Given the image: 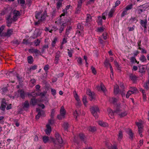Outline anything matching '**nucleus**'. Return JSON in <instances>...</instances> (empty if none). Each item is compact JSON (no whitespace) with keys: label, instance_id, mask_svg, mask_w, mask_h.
Segmentation results:
<instances>
[{"label":"nucleus","instance_id":"nucleus-1","mask_svg":"<svg viewBox=\"0 0 149 149\" xmlns=\"http://www.w3.org/2000/svg\"><path fill=\"white\" fill-rule=\"evenodd\" d=\"M91 113L95 117L97 118L98 117V113L99 112V109L97 106H94L90 108Z\"/></svg>","mask_w":149,"mask_h":149},{"label":"nucleus","instance_id":"nucleus-2","mask_svg":"<svg viewBox=\"0 0 149 149\" xmlns=\"http://www.w3.org/2000/svg\"><path fill=\"white\" fill-rule=\"evenodd\" d=\"M121 111L120 108H117L116 110L114 111V113H116L120 118L124 117L127 115V111L122 112Z\"/></svg>","mask_w":149,"mask_h":149},{"label":"nucleus","instance_id":"nucleus-3","mask_svg":"<svg viewBox=\"0 0 149 149\" xmlns=\"http://www.w3.org/2000/svg\"><path fill=\"white\" fill-rule=\"evenodd\" d=\"M86 0H79L78 2V3L77 5V7L76 9L75 13H80L81 11V8L82 3L85 1Z\"/></svg>","mask_w":149,"mask_h":149},{"label":"nucleus","instance_id":"nucleus-4","mask_svg":"<svg viewBox=\"0 0 149 149\" xmlns=\"http://www.w3.org/2000/svg\"><path fill=\"white\" fill-rule=\"evenodd\" d=\"M130 79L132 81L133 83H136L138 77L133 73H130L129 75Z\"/></svg>","mask_w":149,"mask_h":149},{"label":"nucleus","instance_id":"nucleus-5","mask_svg":"<svg viewBox=\"0 0 149 149\" xmlns=\"http://www.w3.org/2000/svg\"><path fill=\"white\" fill-rule=\"evenodd\" d=\"M22 106V108L24 110L27 111L30 107L29 101L28 100L25 101L23 103Z\"/></svg>","mask_w":149,"mask_h":149},{"label":"nucleus","instance_id":"nucleus-6","mask_svg":"<svg viewBox=\"0 0 149 149\" xmlns=\"http://www.w3.org/2000/svg\"><path fill=\"white\" fill-rule=\"evenodd\" d=\"M29 52L30 53H35L36 56L38 55H41L40 51L37 49L32 48L29 49Z\"/></svg>","mask_w":149,"mask_h":149},{"label":"nucleus","instance_id":"nucleus-7","mask_svg":"<svg viewBox=\"0 0 149 149\" xmlns=\"http://www.w3.org/2000/svg\"><path fill=\"white\" fill-rule=\"evenodd\" d=\"M139 72L141 73L142 75L145 73L146 71L147 68V66L146 65H142L139 66Z\"/></svg>","mask_w":149,"mask_h":149},{"label":"nucleus","instance_id":"nucleus-8","mask_svg":"<svg viewBox=\"0 0 149 149\" xmlns=\"http://www.w3.org/2000/svg\"><path fill=\"white\" fill-rule=\"evenodd\" d=\"M7 105V103L5 101V98H3L0 108L1 110L4 111L6 107V106Z\"/></svg>","mask_w":149,"mask_h":149},{"label":"nucleus","instance_id":"nucleus-9","mask_svg":"<svg viewBox=\"0 0 149 149\" xmlns=\"http://www.w3.org/2000/svg\"><path fill=\"white\" fill-rule=\"evenodd\" d=\"M13 30L12 29H8L7 30L6 32L5 33L4 36L7 37H9L13 34Z\"/></svg>","mask_w":149,"mask_h":149},{"label":"nucleus","instance_id":"nucleus-10","mask_svg":"<svg viewBox=\"0 0 149 149\" xmlns=\"http://www.w3.org/2000/svg\"><path fill=\"white\" fill-rule=\"evenodd\" d=\"M13 20L14 21H15L17 20V17L20 16V12L19 11L14 10L13 11Z\"/></svg>","mask_w":149,"mask_h":149},{"label":"nucleus","instance_id":"nucleus-11","mask_svg":"<svg viewBox=\"0 0 149 149\" xmlns=\"http://www.w3.org/2000/svg\"><path fill=\"white\" fill-rule=\"evenodd\" d=\"M47 16V11L45 10L41 14L40 20H41V22L44 21L45 20L46 17Z\"/></svg>","mask_w":149,"mask_h":149},{"label":"nucleus","instance_id":"nucleus-12","mask_svg":"<svg viewBox=\"0 0 149 149\" xmlns=\"http://www.w3.org/2000/svg\"><path fill=\"white\" fill-rule=\"evenodd\" d=\"M61 52L60 51H58L56 52L55 58V63L56 64H58V61L59 60V57L60 56Z\"/></svg>","mask_w":149,"mask_h":149},{"label":"nucleus","instance_id":"nucleus-13","mask_svg":"<svg viewBox=\"0 0 149 149\" xmlns=\"http://www.w3.org/2000/svg\"><path fill=\"white\" fill-rule=\"evenodd\" d=\"M79 136L81 140L86 144V137L84 134L82 133H80L79 134Z\"/></svg>","mask_w":149,"mask_h":149},{"label":"nucleus","instance_id":"nucleus-14","mask_svg":"<svg viewBox=\"0 0 149 149\" xmlns=\"http://www.w3.org/2000/svg\"><path fill=\"white\" fill-rule=\"evenodd\" d=\"M55 137L59 143L61 144L63 142L62 139L58 133H56L55 134Z\"/></svg>","mask_w":149,"mask_h":149},{"label":"nucleus","instance_id":"nucleus-15","mask_svg":"<svg viewBox=\"0 0 149 149\" xmlns=\"http://www.w3.org/2000/svg\"><path fill=\"white\" fill-rule=\"evenodd\" d=\"M18 92L19 93L20 97L23 99L25 97V94L24 91L23 89H19L18 90Z\"/></svg>","mask_w":149,"mask_h":149},{"label":"nucleus","instance_id":"nucleus-16","mask_svg":"<svg viewBox=\"0 0 149 149\" xmlns=\"http://www.w3.org/2000/svg\"><path fill=\"white\" fill-rule=\"evenodd\" d=\"M46 127H47V129L45 130V131L46 134L49 135H50L52 131L51 127L49 125H47Z\"/></svg>","mask_w":149,"mask_h":149},{"label":"nucleus","instance_id":"nucleus-17","mask_svg":"<svg viewBox=\"0 0 149 149\" xmlns=\"http://www.w3.org/2000/svg\"><path fill=\"white\" fill-rule=\"evenodd\" d=\"M86 93L87 95H89L90 97V98H91V100H92L95 98L94 93H92L90 90H87L86 92Z\"/></svg>","mask_w":149,"mask_h":149},{"label":"nucleus","instance_id":"nucleus-18","mask_svg":"<svg viewBox=\"0 0 149 149\" xmlns=\"http://www.w3.org/2000/svg\"><path fill=\"white\" fill-rule=\"evenodd\" d=\"M97 89L98 91H100L101 90L104 93H105L106 91V88L102 84H101L100 86H97Z\"/></svg>","mask_w":149,"mask_h":149},{"label":"nucleus","instance_id":"nucleus-19","mask_svg":"<svg viewBox=\"0 0 149 149\" xmlns=\"http://www.w3.org/2000/svg\"><path fill=\"white\" fill-rule=\"evenodd\" d=\"M138 21V20L137 18L134 17H132L129 19V22L131 24L133 23H136Z\"/></svg>","mask_w":149,"mask_h":149},{"label":"nucleus","instance_id":"nucleus-20","mask_svg":"<svg viewBox=\"0 0 149 149\" xmlns=\"http://www.w3.org/2000/svg\"><path fill=\"white\" fill-rule=\"evenodd\" d=\"M127 134L129 135V138L132 140L133 139L134 134L132 132V130L130 129H128V131H127Z\"/></svg>","mask_w":149,"mask_h":149},{"label":"nucleus","instance_id":"nucleus-21","mask_svg":"<svg viewBox=\"0 0 149 149\" xmlns=\"http://www.w3.org/2000/svg\"><path fill=\"white\" fill-rule=\"evenodd\" d=\"M76 34L79 37L83 36L84 35V31L83 30H77L76 32Z\"/></svg>","mask_w":149,"mask_h":149},{"label":"nucleus","instance_id":"nucleus-22","mask_svg":"<svg viewBox=\"0 0 149 149\" xmlns=\"http://www.w3.org/2000/svg\"><path fill=\"white\" fill-rule=\"evenodd\" d=\"M121 88L120 91V93L121 94L122 97H123L125 96V91L124 90V87L123 85L121 86Z\"/></svg>","mask_w":149,"mask_h":149},{"label":"nucleus","instance_id":"nucleus-23","mask_svg":"<svg viewBox=\"0 0 149 149\" xmlns=\"http://www.w3.org/2000/svg\"><path fill=\"white\" fill-rule=\"evenodd\" d=\"M115 9L113 8L111 9L108 15V18H111L113 17V14L115 12Z\"/></svg>","mask_w":149,"mask_h":149},{"label":"nucleus","instance_id":"nucleus-24","mask_svg":"<svg viewBox=\"0 0 149 149\" xmlns=\"http://www.w3.org/2000/svg\"><path fill=\"white\" fill-rule=\"evenodd\" d=\"M82 23H79L77 25V30H83L84 28Z\"/></svg>","mask_w":149,"mask_h":149},{"label":"nucleus","instance_id":"nucleus-25","mask_svg":"<svg viewBox=\"0 0 149 149\" xmlns=\"http://www.w3.org/2000/svg\"><path fill=\"white\" fill-rule=\"evenodd\" d=\"M140 24L142 26L145 25H147V19H145L144 20L140 19Z\"/></svg>","mask_w":149,"mask_h":149},{"label":"nucleus","instance_id":"nucleus-26","mask_svg":"<svg viewBox=\"0 0 149 149\" xmlns=\"http://www.w3.org/2000/svg\"><path fill=\"white\" fill-rule=\"evenodd\" d=\"M7 23H12L13 21V17L12 18L10 15H8V17L6 18Z\"/></svg>","mask_w":149,"mask_h":149},{"label":"nucleus","instance_id":"nucleus-27","mask_svg":"<svg viewBox=\"0 0 149 149\" xmlns=\"http://www.w3.org/2000/svg\"><path fill=\"white\" fill-rule=\"evenodd\" d=\"M66 25V24L65 23H63L60 26V29H59V33H61L63 31Z\"/></svg>","mask_w":149,"mask_h":149},{"label":"nucleus","instance_id":"nucleus-28","mask_svg":"<svg viewBox=\"0 0 149 149\" xmlns=\"http://www.w3.org/2000/svg\"><path fill=\"white\" fill-rule=\"evenodd\" d=\"M37 102V100L35 98H31L30 101V103L33 106L35 105Z\"/></svg>","mask_w":149,"mask_h":149},{"label":"nucleus","instance_id":"nucleus-29","mask_svg":"<svg viewBox=\"0 0 149 149\" xmlns=\"http://www.w3.org/2000/svg\"><path fill=\"white\" fill-rule=\"evenodd\" d=\"M119 91V86L117 85L115 86L114 89V94L117 95Z\"/></svg>","mask_w":149,"mask_h":149},{"label":"nucleus","instance_id":"nucleus-30","mask_svg":"<svg viewBox=\"0 0 149 149\" xmlns=\"http://www.w3.org/2000/svg\"><path fill=\"white\" fill-rule=\"evenodd\" d=\"M97 22L98 26H102V17L99 16L98 17V19L97 21Z\"/></svg>","mask_w":149,"mask_h":149},{"label":"nucleus","instance_id":"nucleus-31","mask_svg":"<svg viewBox=\"0 0 149 149\" xmlns=\"http://www.w3.org/2000/svg\"><path fill=\"white\" fill-rule=\"evenodd\" d=\"M27 61L28 63L31 64L33 61V57L31 56H28L27 57Z\"/></svg>","mask_w":149,"mask_h":149},{"label":"nucleus","instance_id":"nucleus-32","mask_svg":"<svg viewBox=\"0 0 149 149\" xmlns=\"http://www.w3.org/2000/svg\"><path fill=\"white\" fill-rule=\"evenodd\" d=\"M123 137V134L122 132L121 131H119L118 134V139L119 141H120Z\"/></svg>","mask_w":149,"mask_h":149},{"label":"nucleus","instance_id":"nucleus-33","mask_svg":"<svg viewBox=\"0 0 149 149\" xmlns=\"http://www.w3.org/2000/svg\"><path fill=\"white\" fill-rule=\"evenodd\" d=\"M109 100L110 103L115 104L117 101V99L114 97H109Z\"/></svg>","mask_w":149,"mask_h":149},{"label":"nucleus","instance_id":"nucleus-34","mask_svg":"<svg viewBox=\"0 0 149 149\" xmlns=\"http://www.w3.org/2000/svg\"><path fill=\"white\" fill-rule=\"evenodd\" d=\"M128 11L125 10V8L123 9V10L121 13L120 17H123L125 15L128 14Z\"/></svg>","mask_w":149,"mask_h":149},{"label":"nucleus","instance_id":"nucleus-35","mask_svg":"<svg viewBox=\"0 0 149 149\" xmlns=\"http://www.w3.org/2000/svg\"><path fill=\"white\" fill-rule=\"evenodd\" d=\"M60 114H62L63 116H65L66 112L63 106H62L61 107L60 110Z\"/></svg>","mask_w":149,"mask_h":149},{"label":"nucleus","instance_id":"nucleus-36","mask_svg":"<svg viewBox=\"0 0 149 149\" xmlns=\"http://www.w3.org/2000/svg\"><path fill=\"white\" fill-rule=\"evenodd\" d=\"M98 124L100 125L103 127H105L108 125L107 123L101 121H99Z\"/></svg>","mask_w":149,"mask_h":149},{"label":"nucleus","instance_id":"nucleus-37","mask_svg":"<svg viewBox=\"0 0 149 149\" xmlns=\"http://www.w3.org/2000/svg\"><path fill=\"white\" fill-rule=\"evenodd\" d=\"M144 87L147 90L149 89V79L148 80V82L145 83Z\"/></svg>","mask_w":149,"mask_h":149},{"label":"nucleus","instance_id":"nucleus-38","mask_svg":"<svg viewBox=\"0 0 149 149\" xmlns=\"http://www.w3.org/2000/svg\"><path fill=\"white\" fill-rule=\"evenodd\" d=\"M133 4H130L127 5L124 8L127 10V11L128 10L132 9L133 8Z\"/></svg>","mask_w":149,"mask_h":149},{"label":"nucleus","instance_id":"nucleus-39","mask_svg":"<svg viewBox=\"0 0 149 149\" xmlns=\"http://www.w3.org/2000/svg\"><path fill=\"white\" fill-rule=\"evenodd\" d=\"M108 111L109 112V116H111V118H113V116H112V114H113V115L114 113H114V111H113L110 109H108Z\"/></svg>","mask_w":149,"mask_h":149},{"label":"nucleus","instance_id":"nucleus-40","mask_svg":"<svg viewBox=\"0 0 149 149\" xmlns=\"http://www.w3.org/2000/svg\"><path fill=\"white\" fill-rule=\"evenodd\" d=\"M67 50L68 51V56L69 57H71L72 56V53L74 52L73 50L71 48H70V50L69 49H68Z\"/></svg>","mask_w":149,"mask_h":149},{"label":"nucleus","instance_id":"nucleus-41","mask_svg":"<svg viewBox=\"0 0 149 149\" xmlns=\"http://www.w3.org/2000/svg\"><path fill=\"white\" fill-rule=\"evenodd\" d=\"M134 93V92L132 91L129 90L128 91L126 95V97L127 98H128L129 96L132 94H133Z\"/></svg>","mask_w":149,"mask_h":149},{"label":"nucleus","instance_id":"nucleus-42","mask_svg":"<svg viewBox=\"0 0 149 149\" xmlns=\"http://www.w3.org/2000/svg\"><path fill=\"white\" fill-rule=\"evenodd\" d=\"M139 60L142 62L146 61L147 59L145 56L144 55H142L139 58Z\"/></svg>","mask_w":149,"mask_h":149},{"label":"nucleus","instance_id":"nucleus-43","mask_svg":"<svg viewBox=\"0 0 149 149\" xmlns=\"http://www.w3.org/2000/svg\"><path fill=\"white\" fill-rule=\"evenodd\" d=\"M42 139L45 143H47L49 141V137L48 136H44L43 137Z\"/></svg>","mask_w":149,"mask_h":149},{"label":"nucleus","instance_id":"nucleus-44","mask_svg":"<svg viewBox=\"0 0 149 149\" xmlns=\"http://www.w3.org/2000/svg\"><path fill=\"white\" fill-rule=\"evenodd\" d=\"M62 1L61 0H59L58 1L56 6V8L58 9L61 7L62 6Z\"/></svg>","mask_w":149,"mask_h":149},{"label":"nucleus","instance_id":"nucleus-45","mask_svg":"<svg viewBox=\"0 0 149 149\" xmlns=\"http://www.w3.org/2000/svg\"><path fill=\"white\" fill-rule=\"evenodd\" d=\"M69 124L67 122H64L63 123V127L65 130H67Z\"/></svg>","mask_w":149,"mask_h":149},{"label":"nucleus","instance_id":"nucleus-46","mask_svg":"<svg viewBox=\"0 0 149 149\" xmlns=\"http://www.w3.org/2000/svg\"><path fill=\"white\" fill-rule=\"evenodd\" d=\"M91 16L89 14L87 15V17L86 19V22L88 23L91 21Z\"/></svg>","mask_w":149,"mask_h":149},{"label":"nucleus","instance_id":"nucleus-47","mask_svg":"<svg viewBox=\"0 0 149 149\" xmlns=\"http://www.w3.org/2000/svg\"><path fill=\"white\" fill-rule=\"evenodd\" d=\"M73 93L74 94V97L75 99L77 101H79L80 99H79V97L77 94L76 91H74L73 92Z\"/></svg>","mask_w":149,"mask_h":149},{"label":"nucleus","instance_id":"nucleus-48","mask_svg":"<svg viewBox=\"0 0 149 149\" xmlns=\"http://www.w3.org/2000/svg\"><path fill=\"white\" fill-rule=\"evenodd\" d=\"M72 29V27L70 26H69L68 27L66 30V32L65 34L66 36H68L69 33V31H70Z\"/></svg>","mask_w":149,"mask_h":149},{"label":"nucleus","instance_id":"nucleus-49","mask_svg":"<svg viewBox=\"0 0 149 149\" xmlns=\"http://www.w3.org/2000/svg\"><path fill=\"white\" fill-rule=\"evenodd\" d=\"M82 101L84 104L85 106H86V104L88 102L87 101V98L86 96H84L83 97L82 99Z\"/></svg>","mask_w":149,"mask_h":149},{"label":"nucleus","instance_id":"nucleus-50","mask_svg":"<svg viewBox=\"0 0 149 149\" xmlns=\"http://www.w3.org/2000/svg\"><path fill=\"white\" fill-rule=\"evenodd\" d=\"M88 129L89 131L92 132H94L96 130V129L95 127H90L88 128Z\"/></svg>","mask_w":149,"mask_h":149},{"label":"nucleus","instance_id":"nucleus-51","mask_svg":"<svg viewBox=\"0 0 149 149\" xmlns=\"http://www.w3.org/2000/svg\"><path fill=\"white\" fill-rule=\"evenodd\" d=\"M36 111L38 113L40 112V113H41L42 115H44L45 114V112L44 111L40 109L37 108L36 109Z\"/></svg>","mask_w":149,"mask_h":149},{"label":"nucleus","instance_id":"nucleus-52","mask_svg":"<svg viewBox=\"0 0 149 149\" xmlns=\"http://www.w3.org/2000/svg\"><path fill=\"white\" fill-rule=\"evenodd\" d=\"M37 66L36 65H34L33 66H31L30 68H29V71L31 72V70H34L37 69Z\"/></svg>","mask_w":149,"mask_h":149},{"label":"nucleus","instance_id":"nucleus-53","mask_svg":"<svg viewBox=\"0 0 149 149\" xmlns=\"http://www.w3.org/2000/svg\"><path fill=\"white\" fill-rule=\"evenodd\" d=\"M49 69V65L48 64L45 65L44 68V70L45 71V72L46 74L47 72H48V70Z\"/></svg>","mask_w":149,"mask_h":149},{"label":"nucleus","instance_id":"nucleus-54","mask_svg":"<svg viewBox=\"0 0 149 149\" xmlns=\"http://www.w3.org/2000/svg\"><path fill=\"white\" fill-rule=\"evenodd\" d=\"M104 28L103 26L98 27L97 29V32H102L104 31Z\"/></svg>","mask_w":149,"mask_h":149},{"label":"nucleus","instance_id":"nucleus-55","mask_svg":"<svg viewBox=\"0 0 149 149\" xmlns=\"http://www.w3.org/2000/svg\"><path fill=\"white\" fill-rule=\"evenodd\" d=\"M77 61L78 64L80 65H81L82 64V59L81 57H79L78 58Z\"/></svg>","mask_w":149,"mask_h":149},{"label":"nucleus","instance_id":"nucleus-56","mask_svg":"<svg viewBox=\"0 0 149 149\" xmlns=\"http://www.w3.org/2000/svg\"><path fill=\"white\" fill-rule=\"evenodd\" d=\"M57 38H55L54 39L53 41L52 42V47H54L55 46V44L56 43V42L57 41Z\"/></svg>","mask_w":149,"mask_h":149},{"label":"nucleus","instance_id":"nucleus-57","mask_svg":"<svg viewBox=\"0 0 149 149\" xmlns=\"http://www.w3.org/2000/svg\"><path fill=\"white\" fill-rule=\"evenodd\" d=\"M73 115L74 118L76 119L77 116L79 115L77 110H75L73 112Z\"/></svg>","mask_w":149,"mask_h":149},{"label":"nucleus","instance_id":"nucleus-58","mask_svg":"<svg viewBox=\"0 0 149 149\" xmlns=\"http://www.w3.org/2000/svg\"><path fill=\"white\" fill-rule=\"evenodd\" d=\"M49 48L48 45H44L42 49V53L46 49H48Z\"/></svg>","mask_w":149,"mask_h":149},{"label":"nucleus","instance_id":"nucleus-59","mask_svg":"<svg viewBox=\"0 0 149 149\" xmlns=\"http://www.w3.org/2000/svg\"><path fill=\"white\" fill-rule=\"evenodd\" d=\"M91 70H92V73L95 75L97 73L96 70H95V68L92 66L91 67Z\"/></svg>","mask_w":149,"mask_h":149},{"label":"nucleus","instance_id":"nucleus-60","mask_svg":"<svg viewBox=\"0 0 149 149\" xmlns=\"http://www.w3.org/2000/svg\"><path fill=\"white\" fill-rule=\"evenodd\" d=\"M38 36V33L34 32L32 36V37L33 39H35L37 38Z\"/></svg>","mask_w":149,"mask_h":149},{"label":"nucleus","instance_id":"nucleus-61","mask_svg":"<svg viewBox=\"0 0 149 149\" xmlns=\"http://www.w3.org/2000/svg\"><path fill=\"white\" fill-rule=\"evenodd\" d=\"M55 113V111L54 109H52V111L51 112V117L52 118H54V116Z\"/></svg>","mask_w":149,"mask_h":149},{"label":"nucleus","instance_id":"nucleus-62","mask_svg":"<svg viewBox=\"0 0 149 149\" xmlns=\"http://www.w3.org/2000/svg\"><path fill=\"white\" fill-rule=\"evenodd\" d=\"M40 43V40H39L38 39H37L36 40L34 41L35 45L36 46H38L39 45Z\"/></svg>","mask_w":149,"mask_h":149},{"label":"nucleus","instance_id":"nucleus-63","mask_svg":"<svg viewBox=\"0 0 149 149\" xmlns=\"http://www.w3.org/2000/svg\"><path fill=\"white\" fill-rule=\"evenodd\" d=\"M114 65L118 69V70H120V68L119 67V65L118 63L116 61H114Z\"/></svg>","mask_w":149,"mask_h":149},{"label":"nucleus","instance_id":"nucleus-64","mask_svg":"<svg viewBox=\"0 0 149 149\" xmlns=\"http://www.w3.org/2000/svg\"><path fill=\"white\" fill-rule=\"evenodd\" d=\"M65 117V116H63L62 114L58 115L57 116V118L60 120H62Z\"/></svg>","mask_w":149,"mask_h":149}]
</instances>
